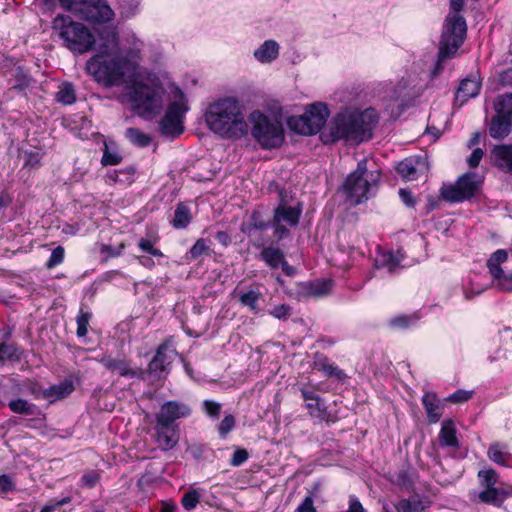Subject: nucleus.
Returning a JSON list of instances; mask_svg holds the SVG:
<instances>
[{"mask_svg":"<svg viewBox=\"0 0 512 512\" xmlns=\"http://www.w3.org/2000/svg\"><path fill=\"white\" fill-rule=\"evenodd\" d=\"M378 122V115L372 108L363 112H342L337 114L329 127V134H323L324 142L338 140L361 143L372 137V130Z\"/></svg>","mask_w":512,"mask_h":512,"instance_id":"1","label":"nucleus"},{"mask_svg":"<svg viewBox=\"0 0 512 512\" xmlns=\"http://www.w3.org/2000/svg\"><path fill=\"white\" fill-rule=\"evenodd\" d=\"M205 120L210 130L223 138L239 139L249 130L238 101L230 97L210 104Z\"/></svg>","mask_w":512,"mask_h":512,"instance_id":"2","label":"nucleus"},{"mask_svg":"<svg viewBox=\"0 0 512 512\" xmlns=\"http://www.w3.org/2000/svg\"><path fill=\"white\" fill-rule=\"evenodd\" d=\"M52 28L63 40L64 46L72 52L83 54L96 44V38L90 29L68 15H57L52 21Z\"/></svg>","mask_w":512,"mask_h":512,"instance_id":"3","label":"nucleus"},{"mask_svg":"<svg viewBox=\"0 0 512 512\" xmlns=\"http://www.w3.org/2000/svg\"><path fill=\"white\" fill-rule=\"evenodd\" d=\"M464 0H451L450 7L454 14H449L445 20L444 29L439 43L438 60L444 61L455 55L463 44L467 25L463 16L457 13L462 10Z\"/></svg>","mask_w":512,"mask_h":512,"instance_id":"4","label":"nucleus"},{"mask_svg":"<svg viewBox=\"0 0 512 512\" xmlns=\"http://www.w3.org/2000/svg\"><path fill=\"white\" fill-rule=\"evenodd\" d=\"M128 61L121 56L111 54H97L86 62V71L98 82L108 86H115L122 83L124 79V68Z\"/></svg>","mask_w":512,"mask_h":512,"instance_id":"5","label":"nucleus"},{"mask_svg":"<svg viewBox=\"0 0 512 512\" xmlns=\"http://www.w3.org/2000/svg\"><path fill=\"white\" fill-rule=\"evenodd\" d=\"M379 180V171L369 172L367 160L363 159L358 162L356 169L347 176L342 188L347 198L358 205L369 198L371 190L377 186Z\"/></svg>","mask_w":512,"mask_h":512,"instance_id":"6","label":"nucleus"},{"mask_svg":"<svg viewBox=\"0 0 512 512\" xmlns=\"http://www.w3.org/2000/svg\"><path fill=\"white\" fill-rule=\"evenodd\" d=\"M252 122V136L265 149L277 148L284 142V129L280 121L260 111H253L249 117Z\"/></svg>","mask_w":512,"mask_h":512,"instance_id":"7","label":"nucleus"},{"mask_svg":"<svg viewBox=\"0 0 512 512\" xmlns=\"http://www.w3.org/2000/svg\"><path fill=\"white\" fill-rule=\"evenodd\" d=\"M129 99L137 113L144 118L160 113L163 107V92L144 83L133 86Z\"/></svg>","mask_w":512,"mask_h":512,"instance_id":"8","label":"nucleus"},{"mask_svg":"<svg viewBox=\"0 0 512 512\" xmlns=\"http://www.w3.org/2000/svg\"><path fill=\"white\" fill-rule=\"evenodd\" d=\"M329 117V110L322 102L309 106L304 114L292 116L288 119L291 130L302 135H314L318 133Z\"/></svg>","mask_w":512,"mask_h":512,"instance_id":"9","label":"nucleus"},{"mask_svg":"<svg viewBox=\"0 0 512 512\" xmlns=\"http://www.w3.org/2000/svg\"><path fill=\"white\" fill-rule=\"evenodd\" d=\"M480 186L481 181L477 174L467 172L460 176L454 184L443 185L440 194L448 202H462L475 196Z\"/></svg>","mask_w":512,"mask_h":512,"instance_id":"10","label":"nucleus"},{"mask_svg":"<svg viewBox=\"0 0 512 512\" xmlns=\"http://www.w3.org/2000/svg\"><path fill=\"white\" fill-rule=\"evenodd\" d=\"M280 203L274 209L272 227L274 235L278 241L289 236L290 230L287 226H296L302 213L300 207L288 206L285 200L284 191H280Z\"/></svg>","mask_w":512,"mask_h":512,"instance_id":"11","label":"nucleus"},{"mask_svg":"<svg viewBox=\"0 0 512 512\" xmlns=\"http://www.w3.org/2000/svg\"><path fill=\"white\" fill-rule=\"evenodd\" d=\"M177 93L178 99L169 104L164 117L159 122L161 134L173 138L183 133V119L188 110L183 92L178 89Z\"/></svg>","mask_w":512,"mask_h":512,"instance_id":"12","label":"nucleus"},{"mask_svg":"<svg viewBox=\"0 0 512 512\" xmlns=\"http://www.w3.org/2000/svg\"><path fill=\"white\" fill-rule=\"evenodd\" d=\"M74 14L80 18L97 23L109 22L114 17V12L106 0H81Z\"/></svg>","mask_w":512,"mask_h":512,"instance_id":"13","label":"nucleus"},{"mask_svg":"<svg viewBox=\"0 0 512 512\" xmlns=\"http://www.w3.org/2000/svg\"><path fill=\"white\" fill-rule=\"evenodd\" d=\"M191 409L184 403L178 401H166L161 405L160 411L156 414V423L161 426H178L176 420L189 416Z\"/></svg>","mask_w":512,"mask_h":512,"instance_id":"14","label":"nucleus"},{"mask_svg":"<svg viewBox=\"0 0 512 512\" xmlns=\"http://www.w3.org/2000/svg\"><path fill=\"white\" fill-rule=\"evenodd\" d=\"M99 362L109 371L117 372L122 377H142L143 371L138 368H133L131 362L124 356L113 357L105 354Z\"/></svg>","mask_w":512,"mask_h":512,"instance_id":"15","label":"nucleus"},{"mask_svg":"<svg viewBox=\"0 0 512 512\" xmlns=\"http://www.w3.org/2000/svg\"><path fill=\"white\" fill-rule=\"evenodd\" d=\"M427 161L425 157H409L398 163L397 173L407 181L416 180L427 170Z\"/></svg>","mask_w":512,"mask_h":512,"instance_id":"16","label":"nucleus"},{"mask_svg":"<svg viewBox=\"0 0 512 512\" xmlns=\"http://www.w3.org/2000/svg\"><path fill=\"white\" fill-rule=\"evenodd\" d=\"M167 343L158 346L156 354L148 364V373L157 379L165 378L168 374L167 367L172 363V358L167 353Z\"/></svg>","mask_w":512,"mask_h":512,"instance_id":"17","label":"nucleus"},{"mask_svg":"<svg viewBox=\"0 0 512 512\" xmlns=\"http://www.w3.org/2000/svg\"><path fill=\"white\" fill-rule=\"evenodd\" d=\"M156 442L158 446L165 451L173 449L179 441L178 426H161L156 423L155 427Z\"/></svg>","mask_w":512,"mask_h":512,"instance_id":"18","label":"nucleus"},{"mask_svg":"<svg viewBox=\"0 0 512 512\" xmlns=\"http://www.w3.org/2000/svg\"><path fill=\"white\" fill-rule=\"evenodd\" d=\"M491 160L500 170L512 174V145H495L491 150Z\"/></svg>","mask_w":512,"mask_h":512,"instance_id":"19","label":"nucleus"},{"mask_svg":"<svg viewBox=\"0 0 512 512\" xmlns=\"http://www.w3.org/2000/svg\"><path fill=\"white\" fill-rule=\"evenodd\" d=\"M488 131L493 139L502 140L512 132V120L495 112L490 120Z\"/></svg>","mask_w":512,"mask_h":512,"instance_id":"20","label":"nucleus"},{"mask_svg":"<svg viewBox=\"0 0 512 512\" xmlns=\"http://www.w3.org/2000/svg\"><path fill=\"white\" fill-rule=\"evenodd\" d=\"M480 89L479 81L470 78L463 79L455 94V104L459 107L463 106L470 98L477 96Z\"/></svg>","mask_w":512,"mask_h":512,"instance_id":"21","label":"nucleus"},{"mask_svg":"<svg viewBox=\"0 0 512 512\" xmlns=\"http://www.w3.org/2000/svg\"><path fill=\"white\" fill-rule=\"evenodd\" d=\"M99 35L100 54H112L118 48V32L116 28L105 26L101 28Z\"/></svg>","mask_w":512,"mask_h":512,"instance_id":"22","label":"nucleus"},{"mask_svg":"<svg viewBox=\"0 0 512 512\" xmlns=\"http://www.w3.org/2000/svg\"><path fill=\"white\" fill-rule=\"evenodd\" d=\"M332 287V281L328 279H318L301 285L300 292L305 297H321L327 295Z\"/></svg>","mask_w":512,"mask_h":512,"instance_id":"23","label":"nucleus"},{"mask_svg":"<svg viewBox=\"0 0 512 512\" xmlns=\"http://www.w3.org/2000/svg\"><path fill=\"white\" fill-rule=\"evenodd\" d=\"M508 496L509 493L506 490L490 487L484 488L483 491L479 493L478 499L482 503L500 507Z\"/></svg>","mask_w":512,"mask_h":512,"instance_id":"24","label":"nucleus"},{"mask_svg":"<svg viewBox=\"0 0 512 512\" xmlns=\"http://www.w3.org/2000/svg\"><path fill=\"white\" fill-rule=\"evenodd\" d=\"M422 403L426 410L430 423H436L439 421L442 415V406L434 393H425L422 398Z\"/></svg>","mask_w":512,"mask_h":512,"instance_id":"25","label":"nucleus"},{"mask_svg":"<svg viewBox=\"0 0 512 512\" xmlns=\"http://www.w3.org/2000/svg\"><path fill=\"white\" fill-rule=\"evenodd\" d=\"M192 220V215L189 206L184 202H179L174 211V218L171 221L175 229L186 228Z\"/></svg>","mask_w":512,"mask_h":512,"instance_id":"26","label":"nucleus"},{"mask_svg":"<svg viewBox=\"0 0 512 512\" xmlns=\"http://www.w3.org/2000/svg\"><path fill=\"white\" fill-rule=\"evenodd\" d=\"M439 440L442 446L458 447L459 442L456 437V429L453 421L445 420L442 423L441 430L439 433Z\"/></svg>","mask_w":512,"mask_h":512,"instance_id":"27","label":"nucleus"},{"mask_svg":"<svg viewBox=\"0 0 512 512\" xmlns=\"http://www.w3.org/2000/svg\"><path fill=\"white\" fill-rule=\"evenodd\" d=\"M278 52V44L273 40H267L257 50H255L254 56L258 61L264 63L276 59Z\"/></svg>","mask_w":512,"mask_h":512,"instance_id":"28","label":"nucleus"},{"mask_svg":"<svg viewBox=\"0 0 512 512\" xmlns=\"http://www.w3.org/2000/svg\"><path fill=\"white\" fill-rule=\"evenodd\" d=\"M260 256L272 269H277L285 259L284 253L280 249L273 247H265L261 251Z\"/></svg>","mask_w":512,"mask_h":512,"instance_id":"29","label":"nucleus"},{"mask_svg":"<svg viewBox=\"0 0 512 512\" xmlns=\"http://www.w3.org/2000/svg\"><path fill=\"white\" fill-rule=\"evenodd\" d=\"M125 136L130 141L131 144L140 148L147 147L152 142L151 136L143 133L138 128H127L125 131Z\"/></svg>","mask_w":512,"mask_h":512,"instance_id":"30","label":"nucleus"},{"mask_svg":"<svg viewBox=\"0 0 512 512\" xmlns=\"http://www.w3.org/2000/svg\"><path fill=\"white\" fill-rule=\"evenodd\" d=\"M262 294L256 290H249L238 294V300L241 305L248 307L253 313L259 312L258 301Z\"/></svg>","mask_w":512,"mask_h":512,"instance_id":"31","label":"nucleus"},{"mask_svg":"<svg viewBox=\"0 0 512 512\" xmlns=\"http://www.w3.org/2000/svg\"><path fill=\"white\" fill-rule=\"evenodd\" d=\"M494 110L512 120V93L499 95L494 101Z\"/></svg>","mask_w":512,"mask_h":512,"instance_id":"32","label":"nucleus"},{"mask_svg":"<svg viewBox=\"0 0 512 512\" xmlns=\"http://www.w3.org/2000/svg\"><path fill=\"white\" fill-rule=\"evenodd\" d=\"M271 226L272 222L266 220L260 211H253L249 217L247 229L244 231L247 233H251L253 230L265 231Z\"/></svg>","mask_w":512,"mask_h":512,"instance_id":"33","label":"nucleus"},{"mask_svg":"<svg viewBox=\"0 0 512 512\" xmlns=\"http://www.w3.org/2000/svg\"><path fill=\"white\" fill-rule=\"evenodd\" d=\"M57 102L64 105H71L76 101L74 86L71 83H64L59 87L55 96Z\"/></svg>","mask_w":512,"mask_h":512,"instance_id":"34","label":"nucleus"},{"mask_svg":"<svg viewBox=\"0 0 512 512\" xmlns=\"http://www.w3.org/2000/svg\"><path fill=\"white\" fill-rule=\"evenodd\" d=\"M74 390V386L70 382L61 383L45 389V399H60L69 395Z\"/></svg>","mask_w":512,"mask_h":512,"instance_id":"35","label":"nucleus"},{"mask_svg":"<svg viewBox=\"0 0 512 512\" xmlns=\"http://www.w3.org/2000/svg\"><path fill=\"white\" fill-rule=\"evenodd\" d=\"M8 407L14 413L23 414V415H33L34 408H35V406L33 404H30L28 401H26L22 398H17L15 400H11L8 403Z\"/></svg>","mask_w":512,"mask_h":512,"instance_id":"36","label":"nucleus"},{"mask_svg":"<svg viewBox=\"0 0 512 512\" xmlns=\"http://www.w3.org/2000/svg\"><path fill=\"white\" fill-rule=\"evenodd\" d=\"M488 457L497 464L506 465L510 454L503 451L499 443H494L488 449Z\"/></svg>","mask_w":512,"mask_h":512,"instance_id":"37","label":"nucleus"},{"mask_svg":"<svg viewBox=\"0 0 512 512\" xmlns=\"http://www.w3.org/2000/svg\"><path fill=\"white\" fill-rule=\"evenodd\" d=\"M478 478L483 488L495 487L498 481V474L494 469H485L478 472Z\"/></svg>","mask_w":512,"mask_h":512,"instance_id":"38","label":"nucleus"},{"mask_svg":"<svg viewBox=\"0 0 512 512\" xmlns=\"http://www.w3.org/2000/svg\"><path fill=\"white\" fill-rule=\"evenodd\" d=\"M3 354V360L20 361L23 355V350L20 349L16 344L1 343Z\"/></svg>","mask_w":512,"mask_h":512,"instance_id":"39","label":"nucleus"},{"mask_svg":"<svg viewBox=\"0 0 512 512\" xmlns=\"http://www.w3.org/2000/svg\"><path fill=\"white\" fill-rule=\"evenodd\" d=\"M379 266L387 268L389 273H394L400 267V259H398L393 253H385L378 261Z\"/></svg>","mask_w":512,"mask_h":512,"instance_id":"40","label":"nucleus"},{"mask_svg":"<svg viewBox=\"0 0 512 512\" xmlns=\"http://www.w3.org/2000/svg\"><path fill=\"white\" fill-rule=\"evenodd\" d=\"M92 317L90 312H84L82 309L80 310L76 322H77V336L85 337L88 332L89 321Z\"/></svg>","mask_w":512,"mask_h":512,"instance_id":"41","label":"nucleus"},{"mask_svg":"<svg viewBox=\"0 0 512 512\" xmlns=\"http://www.w3.org/2000/svg\"><path fill=\"white\" fill-rule=\"evenodd\" d=\"M210 250L209 245L203 238L198 239L189 251V258L196 260L203 254H208Z\"/></svg>","mask_w":512,"mask_h":512,"instance_id":"42","label":"nucleus"},{"mask_svg":"<svg viewBox=\"0 0 512 512\" xmlns=\"http://www.w3.org/2000/svg\"><path fill=\"white\" fill-rule=\"evenodd\" d=\"M122 161V156L117 151H111L105 143L101 164L103 166L118 165Z\"/></svg>","mask_w":512,"mask_h":512,"instance_id":"43","label":"nucleus"},{"mask_svg":"<svg viewBox=\"0 0 512 512\" xmlns=\"http://www.w3.org/2000/svg\"><path fill=\"white\" fill-rule=\"evenodd\" d=\"M199 501L200 494L195 489H191L183 495L181 504L186 510H192L197 506Z\"/></svg>","mask_w":512,"mask_h":512,"instance_id":"44","label":"nucleus"},{"mask_svg":"<svg viewBox=\"0 0 512 512\" xmlns=\"http://www.w3.org/2000/svg\"><path fill=\"white\" fill-rule=\"evenodd\" d=\"M14 77L16 83L13 85V89L23 91L25 88L29 86L30 77L27 73L24 72V70L21 67L16 68Z\"/></svg>","mask_w":512,"mask_h":512,"instance_id":"45","label":"nucleus"},{"mask_svg":"<svg viewBox=\"0 0 512 512\" xmlns=\"http://www.w3.org/2000/svg\"><path fill=\"white\" fill-rule=\"evenodd\" d=\"M396 484L406 491L413 488L414 481L408 470H401L397 474Z\"/></svg>","mask_w":512,"mask_h":512,"instance_id":"46","label":"nucleus"},{"mask_svg":"<svg viewBox=\"0 0 512 512\" xmlns=\"http://www.w3.org/2000/svg\"><path fill=\"white\" fill-rule=\"evenodd\" d=\"M65 251L62 246H57L53 249L49 260L46 263L48 269H52L61 264L64 260Z\"/></svg>","mask_w":512,"mask_h":512,"instance_id":"47","label":"nucleus"},{"mask_svg":"<svg viewBox=\"0 0 512 512\" xmlns=\"http://www.w3.org/2000/svg\"><path fill=\"white\" fill-rule=\"evenodd\" d=\"M43 154L40 151H29L24 154V166L30 168H38L41 164Z\"/></svg>","mask_w":512,"mask_h":512,"instance_id":"48","label":"nucleus"},{"mask_svg":"<svg viewBox=\"0 0 512 512\" xmlns=\"http://www.w3.org/2000/svg\"><path fill=\"white\" fill-rule=\"evenodd\" d=\"M306 407L309 411V414L313 417H321L322 414L326 411V408L324 407L321 398L307 401Z\"/></svg>","mask_w":512,"mask_h":512,"instance_id":"49","label":"nucleus"},{"mask_svg":"<svg viewBox=\"0 0 512 512\" xmlns=\"http://www.w3.org/2000/svg\"><path fill=\"white\" fill-rule=\"evenodd\" d=\"M235 426V418L233 415H226L220 422L218 431L222 437H225Z\"/></svg>","mask_w":512,"mask_h":512,"instance_id":"50","label":"nucleus"},{"mask_svg":"<svg viewBox=\"0 0 512 512\" xmlns=\"http://www.w3.org/2000/svg\"><path fill=\"white\" fill-rule=\"evenodd\" d=\"M138 246L142 251L147 252L152 256L163 257V253L159 249L154 248L152 241L149 239L141 238L138 242Z\"/></svg>","mask_w":512,"mask_h":512,"instance_id":"51","label":"nucleus"},{"mask_svg":"<svg viewBox=\"0 0 512 512\" xmlns=\"http://www.w3.org/2000/svg\"><path fill=\"white\" fill-rule=\"evenodd\" d=\"M399 512H421L423 506L421 502H411L409 500H401L398 505Z\"/></svg>","mask_w":512,"mask_h":512,"instance_id":"52","label":"nucleus"},{"mask_svg":"<svg viewBox=\"0 0 512 512\" xmlns=\"http://www.w3.org/2000/svg\"><path fill=\"white\" fill-rule=\"evenodd\" d=\"M100 480V474L98 471L90 470L87 471L81 478L82 485L84 487L92 488Z\"/></svg>","mask_w":512,"mask_h":512,"instance_id":"53","label":"nucleus"},{"mask_svg":"<svg viewBox=\"0 0 512 512\" xmlns=\"http://www.w3.org/2000/svg\"><path fill=\"white\" fill-rule=\"evenodd\" d=\"M249 457L248 451L243 448H238L232 455L230 464L234 467L242 465Z\"/></svg>","mask_w":512,"mask_h":512,"instance_id":"54","label":"nucleus"},{"mask_svg":"<svg viewBox=\"0 0 512 512\" xmlns=\"http://www.w3.org/2000/svg\"><path fill=\"white\" fill-rule=\"evenodd\" d=\"M487 267L489 269V272L490 274L498 280V284L503 281L504 277H506L504 275V271L503 269L500 267V264L499 263H495V262H492L491 260L488 259L487 261Z\"/></svg>","mask_w":512,"mask_h":512,"instance_id":"55","label":"nucleus"},{"mask_svg":"<svg viewBox=\"0 0 512 512\" xmlns=\"http://www.w3.org/2000/svg\"><path fill=\"white\" fill-rule=\"evenodd\" d=\"M472 396V392L465 390H457L453 394L447 397V400L453 403H463L470 399Z\"/></svg>","mask_w":512,"mask_h":512,"instance_id":"56","label":"nucleus"},{"mask_svg":"<svg viewBox=\"0 0 512 512\" xmlns=\"http://www.w3.org/2000/svg\"><path fill=\"white\" fill-rule=\"evenodd\" d=\"M205 412L211 417H218L221 411V405L212 400H205L203 402Z\"/></svg>","mask_w":512,"mask_h":512,"instance_id":"57","label":"nucleus"},{"mask_svg":"<svg viewBox=\"0 0 512 512\" xmlns=\"http://www.w3.org/2000/svg\"><path fill=\"white\" fill-rule=\"evenodd\" d=\"M270 314L277 319H286L291 314V308L286 304H281L274 307Z\"/></svg>","mask_w":512,"mask_h":512,"instance_id":"58","label":"nucleus"},{"mask_svg":"<svg viewBox=\"0 0 512 512\" xmlns=\"http://www.w3.org/2000/svg\"><path fill=\"white\" fill-rule=\"evenodd\" d=\"M319 369L325 373L326 376L336 375L337 377H341L343 372L338 370L337 367L332 364L327 363L326 361L318 363Z\"/></svg>","mask_w":512,"mask_h":512,"instance_id":"59","label":"nucleus"},{"mask_svg":"<svg viewBox=\"0 0 512 512\" xmlns=\"http://www.w3.org/2000/svg\"><path fill=\"white\" fill-rule=\"evenodd\" d=\"M15 489V484L8 475L0 476V494H4Z\"/></svg>","mask_w":512,"mask_h":512,"instance_id":"60","label":"nucleus"},{"mask_svg":"<svg viewBox=\"0 0 512 512\" xmlns=\"http://www.w3.org/2000/svg\"><path fill=\"white\" fill-rule=\"evenodd\" d=\"M399 196L407 207L413 208L415 206L416 200L411 191L402 188L399 190Z\"/></svg>","mask_w":512,"mask_h":512,"instance_id":"61","label":"nucleus"},{"mask_svg":"<svg viewBox=\"0 0 512 512\" xmlns=\"http://www.w3.org/2000/svg\"><path fill=\"white\" fill-rule=\"evenodd\" d=\"M124 249V245H120L119 247H112L110 245L103 244L101 245L100 251L102 254H105L107 257H116L122 253Z\"/></svg>","mask_w":512,"mask_h":512,"instance_id":"62","label":"nucleus"},{"mask_svg":"<svg viewBox=\"0 0 512 512\" xmlns=\"http://www.w3.org/2000/svg\"><path fill=\"white\" fill-rule=\"evenodd\" d=\"M483 155L484 152L481 148H476L475 150H473V152L471 153L467 160L469 166L472 168H476L479 165Z\"/></svg>","mask_w":512,"mask_h":512,"instance_id":"63","label":"nucleus"},{"mask_svg":"<svg viewBox=\"0 0 512 512\" xmlns=\"http://www.w3.org/2000/svg\"><path fill=\"white\" fill-rule=\"evenodd\" d=\"M297 512H316L311 496H307L303 502L298 506Z\"/></svg>","mask_w":512,"mask_h":512,"instance_id":"64","label":"nucleus"}]
</instances>
